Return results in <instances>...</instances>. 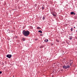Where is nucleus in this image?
<instances>
[{
  "mask_svg": "<svg viewBox=\"0 0 77 77\" xmlns=\"http://www.w3.org/2000/svg\"><path fill=\"white\" fill-rule=\"evenodd\" d=\"M29 33L30 32L29 31H23V34L25 36H27L29 35Z\"/></svg>",
  "mask_w": 77,
  "mask_h": 77,
  "instance_id": "nucleus-1",
  "label": "nucleus"
},
{
  "mask_svg": "<svg viewBox=\"0 0 77 77\" xmlns=\"http://www.w3.org/2000/svg\"><path fill=\"white\" fill-rule=\"evenodd\" d=\"M63 67L64 69H67V68H69L70 67V66L68 65V66H63Z\"/></svg>",
  "mask_w": 77,
  "mask_h": 77,
  "instance_id": "nucleus-2",
  "label": "nucleus"
},
{
  "mask_svg": "<svg viewBox=\"0 0 77 77\" xmlns=\"http://www.w3.org/2000/svg\"><path fill=\"white\" fill-rule=\"evenodd\" d=\"M7 57H8V58H9V59H10V58H11V57H12V55L8 54V55H7Z\"/></svg>",
  "mask_w": 77,
  "mask_h": 77,
  "instance_id": "nucleus-3",
  "label": "nucleus"
},
{
  "mask_svg": "<svg viewBox=\"0 0 77 77\" xmlns=\"http://www.w3.org/2000/svg\"><path fill=\"white\" fill-rule=\"evenodd\" d=\"M70 65H71V64L73 63V60H70Z\"/></svg>",
  "mask_w": 77,
  "mask_h": 77,
  "instance_id": "nucleus-4",
  "label": "nucleus"
},
{
  "mask_svg": "<svg viewBox=\"0 0 77 77\" xmlns=\"http://www.w3.org/2000/svg\"><path fill=\"white\" fill-rule=\"evenodd\" d=\"M69 39L70 40H72V36H70L69 37Z\"/></svg>",
  "mask_w": 77,
  "mask_h": 77,
  "instance_id": "nucleus-5",
  "label": "nucleus"
},
{
  "mask_svg": "<svg viewBox=\"0 0 77 77\" xmlns=\"http://www.w3.org/2000/svg\"><path fill=\"white\" fill-rule=\"evenodd\" d=\"M45 42H48V39H45Z\"/></svg>",
  "mask_w": 77,
  "mask_h": 77,
  "instance_id": "nucleus-6",
  "label": "nucleus"
},
{
  "mask_svg": "<svg viewBox=\"0 0 77 77\" xmlns=\"http://www.w3.org/2000/svg\"><path fill=\"white\" fill-rule=\"evenodd\" d=\"M56 41L58 42V43H59L60 40H58V39H56Z\"/></svg>",
  "mask_w": 77,
  "mask_h": 77,
  "instance_id": "nucleus-7",
  "label": "nucleus"
},
{
  "mask_svg": "<svg viewBox=\"0 0 77 77\" xmlns=\"http://www.w3.org/2000/svg\"><path fill=\"white\" fill-rule=\"evenodd\" d=\"M43 47H44V45H42V46H40V48H43Z\"/></svg>",
  "mask_w": 77,
  "mask_h": 77,
  "instance_id": "nucleus-8",
  "label": "nucleus"
},
{
  "mask_svg": "<svg viewBox=\"0 0 77 77\" xmlns=\"http://www.w3.org/2000/svg\"><path fill=\"white\" fill-rule=\"evenodd\" d=\"M22 40L23 41H25L26 40V39L25 38H23Z\"/></svg>",
  "mask_w": 77,
  "mask_h": 77,
  "instance_id": "nucleus-9",
  "label": "nucleus"
},
{
  "mask_svg": "<svg viewBox=\"0 0 77 77\" xmlns=\"http://www.w3.org/2000/svg\"><path fill=\"white\" fill-rule=\"evenodd\" d=\"M74 12H71V14H74Z\"/></svg>",
  "mask_w": 77,
  "mask_h": 77,
  "instance_id": "nucleus-10",
  "label": "nucleus"
},
{
  "mask_svg": "<svg viewBox=\"0 0 77 77\" xmlns=\"http://www.w3.org/2000/svg\"><path fill=\"white\" fill-rule=\"evenodd\" d=\"M53 16H55V17H56V15H55L54 13H53Z\"/></svg>",
  "mask_w": 77,
  "mask_h": 77,
  "instance_id": "nucleus-11",
  "label": "nucleus"
},
{
  "mask_svg": "<svg viewBox=\"0 0 77 77\" xmlns=\"http://www.w3.org/2000/svg\"><path fill=\"white\" fill-rule=\"evenodd\" d=\"M38 32H39L40 33H42V31H38Z\"/></svg>",
  "mask_w": 77,
  "mask_h": 77,
  "instance_id": "nucleus-12",
  "label": "nucleus"
},
{
  "mask_svg": "<svg viewBox=\"0 0 77 77\" xmlns=\"http://www.w3.org/2000/svg\"><path fill=\"white\" fill-rule=\"evenodd\" d=\"M37 28V29H41V28L40 27H38Z\"/></svg>",
  "mask_w": 77,
  "mask_h": 77,
  "instance_id": "nucleus-13",
  "label": "nucleus"
},
{
  "mask_svg": "<svg viewBox=\"0 0 77 77\" xmlns=\"http://www.w3.org/2000/svg\"><path fill=\"white\" fill-rule=\"evenodd\" d=\"M45 17H43V20H45Z\"/></svg>",
  "mask_w": 77,
  "mask_h": 77,
  "instance_id": "nucleus-14",
  "label": "nucleus"
},
{
  "mask_svg": "<svg viewBox=\"0 0 77 77\" xmlns=\"http://www.w3.org/2000/svg\"><path fill=\"white\" fill-rule=\"evenodd\" d=\"M44 8H44V6H42V9H44Z\"/></svg>",
  "mask_w": 77,
  "mask_h": 77,
  "instance_id": "nucleus-15",
  "label": "nucleus"
},
{
  "mask_svg": "<svg viewBox=\"0 0 77 77\" xmlns=\"http://www.w3.org/2000/svg\"><path fill=\"white\" fill-rule=\"evenodd\" d=\"M51 14H53V12H51Z\"/></svg>",
  "mask_w": 77,
  "mask_h": 77,
  "instance_id": "nucleus-16",
  "label": "nucleus"
},
{
  "mask_svg": "<svg viewBox=\"0 0 77 77\" xmlns=\"http://www.w3.org/2000/svg\"><path fill=\"white\" fill-rule=\"evenodd\" d=\"M72 30H73L72 28H71V31H72Z\"/></svg>",
  "mask_w": 77,
  "mask_h": 77,
  "instance_id": "nucleus-17",
  "label": "nucleus"
},
{
  "mask_svg": "<svg viewBox=\"0 0 77 77\" xmlns=\"http://www.w3.org/2000/svg\"><path fill=\"white\" fill-rule=\"evenodd\" d=\"M2 72H1V71L0 72V74H2Z\"/></svg>",
  "mask_w": 77,
  "mask_h": 77,
  "instance_id": "nucleus-18",
  "label": "nucleus"
},
{
  "mask_svg": "<svg viewBox=\"0 0 77 77\" xmlns=\"http://www.w3.org/2000/svg\"><path fill=\"white\" fill-rule=\"evenodd\" d=\"M73 14H75V13H74V12Z\"/></svg>",
  "mask_w": 77,
  "mask_h": 77,
  "instance_id": "nucleus-19",
  "label": "nucleus"
},
{
  "mask_svg": "<svg viewBox=\"0 0 77 77\" xmlns=\"http://www.w3.org/2000/svg\"><path fill=\"white\" fill-rule=\"evenodd\" d=\"M75 28V27H74V28Z\"/></svg>",
  "mask_w": 77,
  "mask_h": 77,
  "instance_id": "nucleus-20",
  "label": "nucleus"
}]
</instances>
